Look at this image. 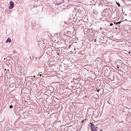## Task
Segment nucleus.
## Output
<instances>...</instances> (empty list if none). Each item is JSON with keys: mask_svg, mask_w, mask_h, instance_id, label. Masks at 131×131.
<instances>
[{"mask_svg": "<svg viewBox=\"0 0 131 131\" xmlns=\"http://www.w3.org/2000/svg\"><path fill=\"white\" fill-rule=\"evenodd\" d=\"M121 123H122L123 122V121H121Z\"/></svg>", "mask_w": 131, "mask_h": 131, "instance_id": "14", "label": "nucleus"}, {"mask_svg": "<svg viewBox=\"0 0 131 131\" xmlns=\"http://www.w3.org/2000/svg\"><path fill=\"white\" fill-rule=\"evenodd\" d=\"M93 123H90V127L91 130L92 131H97L96 128L97 127H95V126L93 124Z\"/></svg>", "mask_w": 131, "mask_h": 131, "instance_id": "1", "label": "nucleus"}, {"mask_svg": "<svg viewBox=\"0 0 131 131\" xmlns=\"http://www.w3.org/2000/svg\"><path fill=\"white\" fill-rule=\"evenodd\" d=\"M84 120H83V121H82V122H84Z\"/></svg>", "mask_w": 131, "mask_h": 131, "instance_id": "21", "label": "nucleus"}, {"mask_svg": "<svg viewBox=\"0 0 131 131\" xmlns=\"http://www.w3.org/2000/svg\"><path fill=\"white\" fill-rule=\"evenodd\" d=\"M128 52L129 53H130V52L129 51Z\"/></svg>", "mask_w": 131, "mask_h": 131, "instance_id": "18", "label": "nucleus"}, {"mask_svg": "<svg viewBox=\"0 0 131 131\" xmlns=\"http://www.w3.org/2000/svg\"><path fill=\"white\" fill-rule=\"evenodd\" d=\"M120 66H119L117 67V68H119Z\"/></svg>", "mask_w": 131, "mask_h": 131, "instance_id": "13", "label": "nucleus"}, {"mask_svg": "<svg viewBox=\"0 0 131 131\" xmlns=\"http://www.w3.org/2000/svg\"><path fill=\"white\" fill-rule=\"evenodd\" d=\"M110 25L111 26H112L113 25V24L112 23H111L110 24Z\"/></svg>", "mask_w": 131, "mask_h": 131, "instance_id": "12", "label": "nucleus"}, {"mask_svg": "<svg viewBox=\"0 0 131 131\" xmlns=\"http://www.w3.org/2000/svg\"><path fill=\"white\" fill-rule=\"evenodd\" d=\"M9 107L11 108H12L13 107V106L12 105H10L9 106Z\"/></svg>", "mask_w": 131, "mask_h": 131, "instance_id": "9", "label": "nucleus"}, {"mask_svg": "<svg viewBox=\"0 0 131 131\" xmlns=\"http://www.w3.org/2000/svg\"><path fill=\"white\" fill-rule=\"evenodd\" d=\"M33 77H34V78H35V75H34V76H33Z\"/></svg>", "mask_w": 131, "mask_h": 131, "instance_id": "16", "label": "nucleus"}, {"mask_svg": "<svg viewBox=\"0 0 131 131\" xmlns=\"http://www.w3.org/2000/svg\"><path fill=\"white\" fill-rule=\"evenodd\" d=\"M121 22V21H118V22L117 23V24H120Z\"/></svg>", "mask_w": 131, "mask_h": 131, "instance_id": "10", "label": "nucleus"}, {"mask_svg": "<svg viewBox=\"0 0 131 131\" xmlns=\"http://www.w3.org/2000/svg\"><path fill=\"white\" fill-rule=\"evenodd\" d=\"M100 29H102V28L101 27V28H100Z\"/></svg>", "mask_w": 131, "mask_h": 131, "instance_id": "19", "label": "nucleus"}, {"mask_svg": "<svg viewBox=\"0 0 131 131\" xmlns=\"http://www.w3.org/2000/svg\"><path fill=\"white\" fill-rule=\"evenodd\" d=\"M28 23L29 24H31V22H28Z\"/></svg>", "mask_w": 131, "mask_h": 131, "instance_id": "11", "label": "nucleus"}, {"mask_svg": "<svg viewBox=\"0 0 131 131\" xmlns=\"http://www.w3.org/2000/svg\"><path fill=\"white\" fill-rule=\"evenodd\" d=\"M78 129H77V131H78Z\"/></svg>", "mask_w": 131, "mask_h": 131, "instance_id": "22", "label": "nucleus"}, {"mask_svg": "<svg viewBox=\"0 0 131 131\" xmlns=\"http://www.w3.org/2000/svg\"><path fill=\"white\" fill-rule=\"evenodd\" d=\"M30 77L31 78H32V76H30V77Z\"/></svg>", "mask_w": 131, "mask_h": 131, "instance_id": "17", "label": "nucleus"}, {"mask_svg": "<svg viewBox=\"0 0 131 131\" xmlns=\"http://www.w3.org/2000/svg\"><path fill=\"white\" fill-rule=\"evenodd\" d=\"M11 41V39L9 38H8L6 40V43H8L9 42H10Z\"/></svg>", "mask_w": 131, "mask_h": 131, "instance_id": "5", "label": "nucleus"}, {"mask_svg": "<svg viewBox=\"0 0 131 131\" xmlns=\"http://www.w3.org/2000/svg\"><path fill=\"white\" fill-rule=\"evenodd\" d=\"M4 70H5V71H6V69H4Z\"/></svg>", "mask_w": 131, "mask_h": 131, "instance_id": "20", "label": "nucleus"}, {"mask_svg": "<svg viewBox=\"0 0 131 131\" xmlns=\"http://www.w3.org/2000/svg\"><path fill=\"white\" fill-rule=\"evenodd\" d=\"M121 62H122V61L120 60H118L117 61H116V64L117 65H122V63Z\"/></svg>", "mask_w": 131, "mask_h": 131, "instance_id": "3", "label": "nucleus"}, {"mask_svg": "<svg viewBox=\"0 0 131 131\" xmlns=\"http://www.w3.org/2000/svg\"><path fill=\"white\" fill-rule=\"evenodd\" d=\"M42 75L41 74H40L39 75V76L41 77V76Z\"/></svg>", "mask_w": 131, "mask_h": 131, "instance_id": "15", "label": "nucleus"}, {"mask_svg": "<svg viewBox=\"0 0 131 131\" xmlns=\"http://www.w3.org/2000/svg\"><path fill=\"white\" fill-rule=\"evenodd\" d=\"M93 13L96 15H97L98 14V12L97 10L96 9H94L93 10Z\"/></svg>", "mask_w": 131, "mask_h": 131, "instance_id": "4", "label": "nucleus"}, {"mask_svg": "<svg viewBox=\"0 0 131 131\" xmlns=\"http://www.w3.org/2000/svg\"><path fill=\"white\" fill-rule=\"evenodd\" d=\"M116 4L119 7L121 6V5L119 3H118L117 2H116Z\"/></svg>", "mask_w": 131, "mask_h": 131, "instance_id": "6", "label": "nucleus"}, {"mask_svg": "<svg viewBox=\"0 0 131 131\" xmlns=\"http://www.w3.org/2000/svg\"><path fill=\"white\" fill-rule=\"evenodd\" d=\"M95 90L96 91L98 92H99L100 91V90L99 89H98L97 88H95Z\"/></svg>", "mask_w": 131, "mask_h": 131, "instance_id": "7", "label": "nucleus"}, {"mask_svg": "<svg viewBox=\"0 0 131 131\" xmlns=\"http://www.w3.org/2000/svg\"><path fill=\"white\" fill-rule=\"evenodd\" d=\"M29 82V83L30 84H32V82L31 81H29V82Z\"/></svg>", "mask_w": 131, "mask_h": 131, "instance_id": "8", "label": "nucleus"}, {"mask_svg": "<svg viewBox=\"0 0 131 131\" xmlns=\"http://www.w3.org/2000/svg\"><path fill=\"white\" fill-rule=\"evenodd\" d=\"M10 5L8 8L9 9H11L14 7V3L12 1H10L9 3Z\"/></svg>", "mask_w": 131, "mask_h": 131, "instance_id": "2", "label": "nucleus"}]
</instances>
